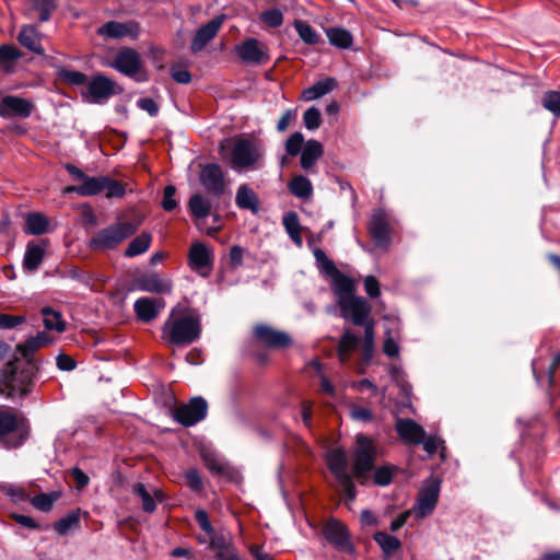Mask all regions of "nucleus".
<instances>
[{"label":"nucleus","instance_id":"56","mask_svg":"<svg viewBox=\"0 0 560 560\" xmlns=\"http://www.w3.org/2000/svg\"><path fill=\"white\" fill-rule=\"evenodd\" d=\"M175 194H176V187L174 185L165 186V188L163 190V199L161 202V206L164 211L171 212L177 208L178 202L175 198Z\"/></svg>","mask_w":560,"mask_h":560},{"label":"nucleus","instance_id":"55","mask_svg":"<svg viewBox=\"0 0 560 560\" xmlns=\"http://www.w3.org/2000/svg\"><path fill=\"white\" fill-rule=\"evenodd\" d=\"M103 185L105 186L104 191L107 198H121L125 196L126 189L120 182L106 176V180L103 182Z\"/></svg>","mask_w":560,"mask_h":560},{"label":"nucleus","instance_id":"16","mask_svg":"<svg viewBox=\"0 0 560 560\" xmlns=\"http://www.w3.org/2000/svg\"><path fill=\"white\" fill-rule=\"evenodd\" d=\"M165 307L163 298L142 296L135 301L133 311L142 323L154 320Z\"/></svg>","mask_w":560,"mask_h":560},{"label":"nucleus","instance_id":"64","mask_svg":"<svg viewBox=\"0 0 560 560\" xmlns=\"http://www.w3.org/2000/svg\"><path fill=\"white\" fill-rule=\"evenodd\" d=\"M243 256L244 249L241 246L234 245L231 247L229 258L233 269H237L243 265Z\"/></svg>","mask_w":560,"mask_h":560},{"label":"nucleus","instance_id":"1","mask_svg":"<svg viewBox=\"0 0 560 560\" xmlns=\"http://www.w3.org/2000/svg\"><path fill=\"white\" fill-rule=\"evenodd\" d=\"M201 336V319L198 314L175 316L172 310L170 317L162 326V337L171 345L185 347L197 341Z\"/></svg>","mask_w":560,"mask_h":560},{"label":"nucleus","instance_id":"61","mask_svg":"<svg viewBox=\"0 0 560 560\" xmlns=\"http://www.w3.org/2000/svg\"><path fill=\"white\" fill-rule=\"evenodd\" d=\"M187 485L192 491H200L203 487L201 477L197 469H189L185 472Z\"/></svg>","mask_w":560,"mask_h":560},{"label":"nucleus","instance_id":"37","mask_svg":"<svg viewBox=\"0 0 560 560\" xmlns=\"http://www.w3.org/2000/svg\"><path fill=\"white\" fill-rule=\"evenodd\" d=\"M326 35L332 46L341 49L350 48L353 43L352 34L342 27H329Z\"/></svg>","mask_w":560,"mask_h":560},{"label":"nucleus","instance_id":"27","mask_svg":"<svg viewBox=\"0 0 560 560\" xmlns=\"http://www.w3.org/2000/svg\"><path fill=\"white\" fill-rule=\"evenodd\" d=\"M337 86H338V82L335 78H325L323 80H318L312 86L303 90L302 98L306 102L317 100V98L330 93Z\"/></svg>","mask_w":560,"mask_h":560},{"label":"nucleus","instance_id":"39","mask_svg":"<svg viewBox=\"0 0 560 560\" xmlns=\"http://www.w3.org/2000/svg\"><path fill=\"white\" fill-rule=\"evenodd\" d=\"M282 224L290 236V238L301 245L302 238H301V225L299 221V215L294 211L287 212L282 218Z\"/></svg>","mask_w":560,"mask_h":560},{"label":"nucleus","instance_id":"46","mask_svg":"<svg viewBox=\"0 0 560 560\" xmlns=\"http://www.w3.org/2000/svg\"><path fill=\"white\" fill-rule=\"evenodd\" d=\"M313 255L316 261V266L320 273L328 277L332 272H337L338 268L336 267L334 261L327 257L326 253L322 248H314Z\"/></svg>","mask_w":560,"mask_h":560},{"label":"nucleus","instance_id":"52","mask_svg":"<svg viewBox=\"0 0 560 560\" xmlns=\"http://www.w3.org/2000/svg\"><path fill=\"white\" fill-rule=\"evenodd\" d=\"M364 328V360L370 361L374 348V320L369 322L362 326Z\"/></svg>","mask_w":560,"mask_h":560},{"label":"nucleus","instance_id":"17","mask_svg":"<svg viewBox=\"0 0 560 560\" xmlns=\"http://www.w3.org/2000/svg\"><path fill=\"white\" fill-rule=\"evenodd\" d=\"M241 60L248 65H259L268 59L265 46L257 38H247L235 47Z\"/></svg>","mask_w":560,"mask_h":560},{"label":"nucleus","instance_id":"36","mask_svg":"<svg viewBox=\"0 0 560 560\" xmlns=\"http://www.w3.org/2000/svg\"><path fill=\"white\" fill-rule=\"evenodd\" d=\"M188 208L196 220L207 218L211 212V202L200 194H194L188 201Z\"/></svg>","mask_w":560,"mask_h":560},{"label":"nucleus","instance_id":"34","mask_svg":"<svg viewBox=\"0 0 560 560\" xmlns=\"http://www.w3.org/2000/svg\"><path fill=\"white\" fill-rule=\"evenodd\" d=\"M132 26V23L108 21L98 28L97 33L108 38H122L130 33Z\"/></svg>","mask_w":560,"mask_h":560},{"label":"nucleus","instance_id":"58","mask_svg":"<svg viewBox=\"0 0 560 560\" xmlns=\"http://www.w3.org/2000/svg\"><path fill=\"white\" fill-rule=\"evenodd\" d=\"M337 482L348 500L355 499L357 489L351 475L337 479Z\"/></svg>","mask_w":560,"mask_h":560},{"label":"nucleus","instance_id":"10","mask_svg":"<svg viewBox=\"0 0 560 560\" xmlns=\"http://www.w3.org/2000/svg\"><path fill=\"white\" fill-rule=\"evenodd\" d=\"M112 67L137 82H144L148 80L147 74L141 71L140 54L132 48L121 49L115 56Z\"/></svg>","mask_w":560,"mask_h":560},{"label":"nucleus","instance_id":"50","mask_svg":"<svg viewBox=\"0 0 560 560\" xmlns=\"http://www.w3.org/2000/svg\"><path fill=\"white\" fill-rule=\"evenodd\" d=\"M259 21L269 27H279L283 23V14L280 9H269L259 14Z\"/></svg>","mask_w":560,"mask_h":560},{"label":"nucleus","instance_id":"29","mask_svg":"<svg viewBox=\"0 0 560 560\" xmlns=\"http://www.w3.org/2000/svg\"><path fill=\"white\" fill-rule=\"evenodd\" d=\"M235 203L240 209L249 210L256 214L259 211V199L248 185H241L237 188Z\"/></svg>","mask_w":560,"mask_h":560},{"label":"nucleus","instance_id":"63","mask_svg":"<svg viewBox=\"0 0 560 560\" xmlns=\"http://www.w3.org/2000/svg\"><path fill=\"white\" fill-rule=\"evenodd\" d=\"M364 288L366 294L372 299L381 295L380 282L374 276H366L364 278Z\"/></svg>","mask_w":560,"mask_h":560},{"label":"nucleus","instance_id":"62","mask_svg":"<svg viewBox=\"0 0 560 560\" xmlns=\"http://www.w3.org/2000/svg\"><path fill=\"white\" fill-rule=\"evenodd\" d=\"M171 75L174 81L180 84H187L191 81L190 72L180 66H174L171 68Z\"/></svg>","mask_w":560,"mask_h":560},{"label":"nucleus","instance_id":"32","mask_svg":"<svg viewBox=\"0 0 560 560\" xmlns=\"http://www.w3.org/2000/svg\"><path fill=\"white\" fill-rule=\"evenodd\" d=\"M289 191L296 198L308 199L313 195V185L304 175L294 176L288 184Z\"/></svg>","mask_w":560,"mask_h":560},{"label":"nucleus","instance_id":"3","mask_svg":"<svg viewBox=\"0 0 560 560\" xmlns=\"http://www.w3.org/2000/svg\"><path fill=\"white\" fill-rule=\"evenodd\" d=\"M265 154L264 148L256 141L247 138L235 140L231 150V166L234 171L259 170Z\"/></svg>","mask_w":560,"mask_h":560},{"label":"nucleus","instance_id":"9","mask_svg":"<svg viewBox=\"0 0 560 560\" xmlns=\"http://www.w3.org/2000/svg\"><path fill=\"white\" fill-rule=\"evenodd\" d=\"M122 92L119 84L101 73L93 75L86 85V96L93 104H105L112 96Z\"/></svg>","mask_w":560,"mask_h":560},{"label":"nucleus","instance_id":"15","mask_svg":"<svg viewBox=\"0 0 560 560\" xmlns=\"http://www.w3.org/2000/svg\"><path fill=\"white\" fill-rule=\"evenodd\" d=\"M224 20L225 14H220L199 27L190 43L191 52L197 54L201 51L217 36Z\"/></svg>","mask_w":560,"mask_h":560},{"label":"nucleus","instance_id":"13","mask_svg":"<svg viewBox=\"0 0 560 560\" xmlns=\"http://www.w3.org/2000/svg\"><path fill=\"white\" fill-rule=\"evenodd\" d=\"M254 336L259 342L272 349H285L292 343V339L289 334L276 330L271 326L265 324L255 326Z\"/></svg>","mask_w":560,"mask_h":560},{"label":"nucleus","instance_id":"60","mask_svg":"<svg viewBox=\"0 0 560 560\" xmlns=\"http://www.w3.org/2000/svg\"><path fill=\"white\" fill-rule=\"evenodd\" d=\"M137 106L143 110L147 112L151 117H155L159 114V105L151 97H141L137 101Z\"/></svg>","mask_w":560,"mask_h":560},{"label":"nucleus","instance_id":"2","mask_svg":"<svg viewBox=\"0 0 560 560\" xmlns=\"http://www.w3.org/2000/svg\"><path fill=\"white\" fill-rule=\"evenodd\" d=\"M27 438L26 422L12 408H0V444L7 450L18 448Z\"/></svg>","mask_w":560,"mask_h":560},{"label":"nucleus","instance_id":"49","mask_svg":"<svg viewBox=\"0 0 560 560\" xmlns=\"http://www.w3.org/2000/svg\"><path fill=\"white\" fill-rule=\"evenodd\" d=\"M542 106L553 114L556 117L560 118V92L559 91H548L544 94L542 97Z\"/></svg>","mask_w":560,"mask_h":560},{"label":"nucleus","instance_id":"33","mask_svg":"<svg viewBox=\"0 0 560 560\" xmlns=\"http://www.w3.org/2000/svg\"><path fill=\"white\" fill-rule=\"evenodd\" d=\"M40 313L43 315V324L47 330H56L58 332L66 330L67 325L59 311L50 306H45L42 308Z\"/></svg>","mask_w":560,"mask_h":560},{"label":"nucleus","instance_id":"30","mask_svg":"<svg viewBox=\"0 0 560 560\" xmlns=\"http://www.w3.org/2000/svg\"><path fill=\"white\" fill-rule=\"evenodd\" d=\"M19 43L27 48L30 51L35 52L37 55H43L44 49L40 45V35L37 28L34 25L23 26L19 36Z\"/></svg>","mask_w":560,"mask_h":560},{"label":"nucleus","instance_id":"53","mask_svg":"<svg viewBox=\"0 0 560 560\" xmlns=\"http://www.w3.org/2000/svg\"><path fill=\"white\" fill-rule=\"evenodd\" d=\"M21 57L20 50L11 45L0 46V69L8 67Z\"/></svg>","mask_w":560,"mask_h":560},{"label":"nucleus","instance_id":"22","mask_svg":"<svg viewBox=\"0 0 560 560\" xmlns=\"http://www.w3.org/2000/svg\"><path fill=\"white\" fill-rule=\"evenodd\" d=\"M328 277L331 278V290L337 298V304L340 303L341 300L355 296V282L351 277L342 273L339 269Z\"/></svg>","mask_w":560,"mask_h":560},{"label":"nucleus","instance_id":"21","mask_svg":"<svg viewBox=\"0 0 560 560\" xmlns=\"http://www.w3.org/2000/svg\"><path fill=\"white\" fill-rule=\"evenodd\" d=\"M47 246L48 244L44 240H42L38 243L28 242L26 244L22 264L24 270L28 272H34L40 267L47 250Z\"/></svg>","mask_w":560,"mask_h":560},{"label":"nucleus","instance_id":"18","mask_svg":"<svg viewBox=\"0 0 560 560\" xmlns=\"http://www.w3.org/2000/svg\"><path fill=\"white\" fill-rule=\"evenodd\" d=\"M370 234L377 247L387 249L390 244L389 225L383 210L373 213L370 222Z\"/></svg>","mask_w":560,"mask_h":560},{"label":"nucleus","instance_id":"57","mask_svg":"<svg viewBox=\"0 0 560 560\" xmlns=\"http://www.w3.org/2000/svg\"><path fill=\"white\" fill-rule=\"evenodd\" d=\"M26 322L23 315H11L8 313H0V329H13L19 325Z\"/></svg>","mask_w":560,"mask_h":560},{"label":"nucleus","instance_id":"25","mask_svg":"<svg viewBox=\"0 0 560 560\" xmlns=\"http://www.w3.org/2000/svg\"><path fill=\"white\" fill-rule=\"evenodd\" d=\"M326 462L336 480L350 475L348 472V456L343 447H335L328 451Z\"/></svg>","mask_w":560,"mask_h":560},{"label":"nucleus","instance_id":"11","mask_svg":"<svg viewBox=\"0 0 560 560\" xmlns=\"http://www.w3.org/2000/svg\"><path fill=\"white\" fill-rule=\"evenodd\" d=\"M440 491L441 480L439 478L431 476L423 481L415 504V511L418 517H425L434 511L439 501Z\"/></svg>","mask_w":560,"mask_h":560},{"label":"nucleus","instance_id":"43","mask_svg":"<svg viewBox=\"0 0 560 560\" xmlns=\"http://www.w3.org/2000/svg\"><path fill=\"white\" fill-rule=\"evenodd\" d=\"M59 497L60 492L57 491L40 493L31 499V504L42 512H49Z\"/></svg>","mask_w":560,"mask_h":560},{"label":"nucleus","instance_id":"20","mask_svg":"<svg viewBox=\"0 0 560 560\" xmlns=\"http://www.w3.org/2000/svg\"><path fill=\"white\" fill-rule=\"evenodd\" d=\"M136 287L138 290L150 293H170L172 283L162 279L156 272L143 273L136 278Z\"/></svg>","mask_w":560,"mask_h":560},{"label":"nucleus","instance_id":"59","mask_svg":"<svg viewBox=\"0 0 560 560\" xmlns=\"http://www.w3.org/2000/svg\"><path fill=\"white\" fill-rule=\"evenodd\" d=\"M350 417L361 422H370L373 420V412L370 408L353 405L350 410Z\"/></svg>","mask_w":560,"mask_h":560},{"label":"nucleus","instance_id":"24","mask_svg":"<svg viewBox=\"0 0 560 560\" xmlns=\"http://www.w3.org/2000/svg\"><path fill=\"white\" fill-rule=\"evenodd\" d=\"M212 254L202 243H195L189 249V265L191 269L202 272L209 271L212 267Z\"/></svg>","mask_w":560,"mask_h":560},{"label":"nucleus","instance_id":"40","mask_svg":"<svg viewBox=\"0 0 560 560\" xmlns=\"http://www.w3.org/2000/svg\"><path fill=\"white\" fill-rule=\"evenodd\" d=\"M359 341L360 338L350 329L343 331L338 346V355L341 362L347 361L349 352L358 347Z\"/></svg>","mask_w":560,"mask_h":560},{"label":"nucleus","instance_id":"26","mask_svg":"<svg viewBox=\"0 0 560 560\" xmlns=\"http://www.w3.org/2000/svg\"><path fill=\"white\" fill-rule=\"evenodd\" d=\"M323 154L324 148L319 141L315 139L307 140L303 147V150L300 153L301 167L304 171L308 172L316 164V162Z\"/></svg>","mask_w":560,"mask_h":560},{"label":"nucleus","instance_id":"38","mask_svg":"<svg viewBox=\"0 0 560 560\" xmlns=\"http://www.w3.org/2000/svg\"><path fill=\"white\" fill-rule=\"evenodd\" d=\"M152 235L149 232H142L140 235L136 236L127 246L125 250V256L132 258L145 253L151 245Z\"/></svg>","mask_w":560,"mask_h":560},{"label":"nucleus","instance_id":"35","mask_svg":"<svg viewBox=\"0 0 560 560\" xmlns=\"http://www.w3.org/2000/svg\"><path fill=\"white\" fill-rule=\"evenodd\" d=\"M48 219L39 212H31L25 219L24 232L31 235H42L48 230Z\"/></svg>","mask_w":560,"mask_h":560},{"label":"nucleus","instance_id":"7","mask_svg":"<svg viewBox=\"0 0 560 560\" xmlns=\"http://www.w3.org/2000/svg\"><path fill=\"white\" fill-rule=\"evenodd\" d=\"M322 534L326 541L337 551L354 555L355 546L348 527L337 518L328 520L322 528Z\"/></svg>","mask_w":560,"mask_h":560},{"label":"nucleus","instance_id":"6","mask_svg":"<svg viewBox=\"0 0 560 560\" xmlns=\"http://www.w3.org/2000/svg\"><path fill=\"white\" fill-rule=\"evenodd\" d=\"M65 168L74 180L80 183L79 185L66 187L65 194L75 192L82 197H91L104 191L105 186L103 185V182L106 180L105 175L91 177L71 163H67Z\"/></svg>","mask_w":560,"mask_h":560},{"label":"nucleus","instance_id":"51","mask_svg":"<svg viewBox=\"0 0 560 560\" xmlns=\"http://www.w3.org/2000/svg\"><path fill=\"white\" fill-rule=\"evenodd\" d=\"M303 124L307 130L318 129L322 124L320 110L315 106L307 108L303 114Z\"/></svg>","mask_w":560,"mask_h":560},{"label":"nucleus","instance_id":"41","mask_svg":"<svg viewBox=\"0 0 560 560\" xmlns=\"http://www.w3.org/2000/svg\"><path fill=\"white\" fill-rule=\"evenodd\" d=\"M31 12H37L40 22H47L57 9V0H31Z\"/></svg>","mask_w":560,"mask_h":560},{"label":"nucleus","instance_id":"19","mask_svg":"<svg viewBox=\"0 0 560 560\" xmlns=\"http://www.w3.org/2000/svg\"><path fill=\"white\" fill-rule=\"evenodd\" d=\"M52 342V338H50L45 331H39L35 336H31L24 342L18 343L15 349L16 351L27 361V364L31 369H35L33 362L34 353Z\"/></svg>","mask_w":560,"mask_h":560},{"label":"nucleus","instance_id":"47","mask_svg":"<svg viewBox=\"0 0 560 560\" xmlns=\"http://www.w3.org/2000/svg\"><path fill=\"white\" fill-rule=\"evenodd\" d=\"M58 78L70 85L80 86L88 82V77L85 73L77 70H69L66 68H61L58 70Z\"/></svg>","mask_w":560,"mask_h":560},{"label":"nucleus","instance_id":"28","mask_svg":"<svg viewBox=\"0 0 560 560\" xmlns=\"http://www.w3.org/2000/svg\"><path fill=\"white\" fill-rule=\"evenodd\" d=\"M132 493L141 499L142 510L145 513H153L156 510V500L162 501L164 497L162 491L158 489H154L152 495L142 482L133 485Z\"/></svg>","mask_w":560,"mask_h":560},{"label":"nucleus","instance_id":"45","mask_svg":"<svg viewBox=\"0 0 560 560\" xmlns=\"http://www.w3.org/2000/svg\"><path fill=\"white\" fill-rule=\"evenodd\" d=\"M396 471L397 467L394 465H382L374 470L373 481L380 487H386L392 482Z\"/></svg>","mask_w":560,"mask_h":560},{"label":"nucleus","instance_id":"42","mask_svg":"<svg viewBox=\"0 0 560 560\" xmlns=\"http://www.w3.org/2000/svg\"><path fill=\"white\" fill-rule=\"evenodd\" d=\"M80 525V513L78 511H71L66 516L61 517L54 524V529L59 535H66L72 528L79 527Z\"/></svg>","mask_w":560,"mask_h":560},{"label":"nucleus","instance_id":"4","mask_svg":"<svg viewBox=\"0 0 560 560\" xmlns=\"http://www.w3.org/2000/svg\"><path fill=\"white\" fill-rule=\"evenodd\" d=\"M138 230L131 222H117L96 232L89 241V247L94 250H110L116 248Z\"/></svg>","mask_w":560,"mask_h":560},{"label":"nucleus","instance_id":"14","mask_svg":"<svg viewBox=\"0 0 560 560\" xmlns=\"http://www.w3.org/2000/svg\"><path fill=\"white\" fill-rule=\"evenodd\" d=\"M200 182L203 188L215 197L224 192V174L219 164L210 163L205 165L200 172Z\"/></svg>","mask_w":560,"mask_h":560},{"label":"nucleus","instance_id":"5","mask_svg":"<svg viewBox=\"0 0 560 560\" xmlns=\"http://www.w3.org/2000/svg\"><path fill=\"white\" fill-rule=\"evenodd\" d=\"M352 458L353 476L358 479H364L374 469L377 458V447L374 441L363 433L357 434Z\"/></svg>","mask_w":560,"mask_h":560},{"label":"nucleus","instance_id":"44","mask_svg":"<svg viewBox=\"0 0 560 560\" xmlns=\"http://www.w3.org/2000/svg\"><path fill=\"white\" fill-rule=\"evenodd\" d=\"M294 28L300 38L307 45H316L319 42L318 33L306 22L296 20Z\"/></svg>","mask_w":560,"mask_h":560},{"label":"nucleus","instance_id":"23","mask_svg":"<svg viewBox=\"0 0 560 560\" xmlns=\"http://www.w3.org/2000/svg\"><path fill=\"white\" fill-rule=\"evenodd\" d=\"M396 431L404 441L412 444H421L425 436L424 429L411 419H398Z\"/></svg>","mask_w":560,"mask_h":560},{"label":"nucleus","instance_id":"48","mask_svg":"<svg viewBox=\"0 0 560 560\" xmlns=\"http://www.w3.org/2000/svg\"><path fill=\"white\" fill-rule=\"evenodd\" d=\"M201 456L206 467L210 471L215 474H222L224 471L225 464L214 452L209 450H202Z\"/></svg>","mask_w":560,"mask_h":560},{"label":"nucleus","instance_id":"31","mask_svg":"<svg viewBox=\"0 0 560 560\" xmlns=\"http://www.w3.org/2000/svg\"><path fill=\"white\" fill-rule=\"evenodd\" d=\"M374 541L380 546L383 557L388 559L392 555L401 548V541L394 535L386 532H376L373 534Z\"/></svg>","mask_w":560,"mask_h":560},{"label":"nucleus","instance_id":"54","mask_svg":"<svg viewBox=\"0 0 560 560\" xmlns=\"http://www.w3.org/2000/svg\"><path fill=\"white\" fill-rule=\"evenodd\" d=\"M304 137L301 132L292 133L285 141V151L289 155L295 156L303 150Z\"/></svg>","mask_w":560,"mask_h":560},{"label":"nucleus","instance_id":"8","mask_svg":"<svg viewBox=\"0 0 560 560\" xmlns=\"http://www.w3.org/2000/svg\"><path fill=\"white\" fill-rule=\"evenodd\" d=\"M337 305L340 310V316L355 326H363L373 320L371 318L372 306L363 296L355 295L341 300Z\"/></svg>","mask_w":560,"mask_h":560},{"label":"nucleus","instance_id":"12","mask_svg":"<svg viewBox=\"0 0 560 560\" xmlns=\"http://www.w3.org/2000/svg\"><path fill=\"white\" fill-rule=\"evenodd\" d=\"M208 413V402L201 397L191 398L187 404H183L174 411V419L185 425L191 427L202 421Z\"/></svg>","mask_w":560,"mask_h":560}]
</instances>
